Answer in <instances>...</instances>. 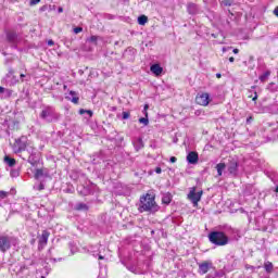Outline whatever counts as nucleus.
Listing matches in <instances>:
<instances>
[{
    "label": "nucleus",
    "mask_w": 278,
    "mask_h": 278,
    "mask_svg": "<svg viewBox=\"0 0 278 278\" xmlns=\"http://www.w3.org/2000/svg\"><path fill=\"white\" fill-rule=\"evenodd\" d=\"M232 53L238 54V53H240V50L238 48H236L232 50Z\"/></svg>",
    "instance_id": "obj_38"
},
{
    "label": "nucleus",
    "mask_w": 278,
    "mask_h": 278,
    "mask_svg": "<svg viewBox=\"0 0 278 278\" xmlns=\"http://www.w3.org/2000/svg\"><path fill=\"white\" fill-rule=\"evenodd\" d=\"M210 242L216 247H225L229 244V237L222 231H213L208 235Z\"/></svg>",
    "instance_id": "obj_3"
},
{
    "label": "nucleus",
    "mask_w": 278,
    "mask_h": 278,
    "mask_svg": "<svg viewBox=\"0 0 278 278\" xmlns=\"http://www.w3.org/2000/svg\"><path fill=\"white\" fill-rule=\"evenodd\" d=\"M225 168H227V165L225 163H219L216 165L218 177H223V170H225Z\"/></svg>",
    "instance_id": "obj_15"
},
{
    "label": "nucleus",
    "mask_w": 278,
    "mask_h": 278,
    "mask_svg": "<svg viewBox=\"0 0 278 278\" xmlns=\"http://www.w3.org/2000/svg\"><path fill=\"white\" fill-rule=\"evenodd\" d=\"M25 151H27L28 155H36V148L31 143L26 146Z\"/></svg>",
    "instance_id": "obj_18"
},
{
    "label": "nucleus",
    "mask_w": 278,
    "mask_h": 278,
    "mask_svg": "<svg viewBox=\"0 0 278 278\" xmlns=\"http://www.w3.org/2000/svg\"><path fill=\"white\" fill-rule=\"evenodd\" d=\"M20 77H21V79L23 81V78H25V74H21Z\"/></svg>",
    "instance_id": "obj_45"
},
{
    "label": "nucleus",
    "mask_w": 278,
    "mask_h": 278,
    "mask_svg": "<svg viewBox=\"0 0 278 278\" xmlns=\"http://www.w3.org/2000/svg\"><path fill=\"white\" fill-rule=\"evenodd\" d=\"M49 236H51L49 231H42L41 236L39 237V249H45L47 247V242H49Z\"/></svg>",
    "instance_id": "obj_8"
},
{
    "label": "nucleus",
    "mask_w": 278,
    "mask_h": 278,
    "mask_svg": "<svg viewBox=\"0 0 278 278\" xmlns=\"http://www.w3.org/2000/svg\"><path fill=\"white\" fill-rule=\"evenodd\" d=\"M76 210H88V205H86V204H78Z\"/></svg>",
    "instance_id": "obj_29"
},
{
    "label": "nucleus",
    "mask_w": 278,
    "mask_h": 278,
    "mask_svg": "<svg viewBox=\"0 0 278 278\" xmlns=\"http://www.w3.org/2000/svg\"><path fill=\"white\" fill-rule=\"evenodd\" d=\"M2 92H5V88L0 87V94H2Z\"/></svg>",
    "instance_id": "obj_42"
},
{
    "label": "nucleus",
    "mask_w": 278,
    "mask_h": 278,
    "mask_svg": "<svg viewBox=\"0 0 278 278\" xmlns=\"http://www.w3.org/2000/svg\"><path fill=\"white\" fill-rule=\"evenodd\" d=\"M142 147H144V144L142 143V139H138L136 144H135V148L138 150L142 149Z\"/></svg>",
    "instance_id": "obj_25"
},
{
    "label": "nucleus",
    "mask_w": 278,
    "mask_h": 278,
    "mask_svg": "<svg viewBox=\"0 0 278 278\" xmlns=\"http://www.w3.org/2000/svg\"><path fill=\"white\" fill-rule=\"evenodd\" d=\"M97 40H99V37L98 36H91L88 41L89 42H93L94 45H97Z\"/></svg>",
    "instance_id": "obj_28"
},
{
    "label": "nucleus",
    "mask_w": 278,
    "mask_h": 278,
    "mask_svg": "<svg viewBox=\"0 0 278 278\" xmlns=\"http://www.w3.org/2000/svg\"><path fill=\"white\" fill-rule=\"evenodd\" d=\"M270 77V72H265L263 75L260 76L261 81H266Z\"/></svg>",
    "instance_id": "obj_22"
},
{
    "label": "nucleus",
    "mask_w": 278,
    "mask_h": 278,
    "mask_svg": "<svg viewBox=\"0 0 278 278\" xmlns=\"http://www.w3.org/2000/svg\"><path fill=\"white\" fill-rule=\"evenodd\" d=\"M160 206L155 203V197L147 193L146 195L141 197L139 212H157Z\"/></svg>",
    "instance_id": "obj_1"
},
{
    "label": "nucleus",
    "mask_w": 278,
    "mask_h": 278,
    "mask_svg": "<svg viewBox=\"0 0 278 278\" xmlns=\"http://www.w3.org/2000/svg\"><path fill=\"white\" fill-rule=\"evenodd\" d=\"M235 61H236V59L233 56L229 58V62H235Z\"/></svg>",
    "instance_id": "obj_44"
},
{
    "label": "nucleus",
    "mask_w": 278,
    "mask_h": 278,
    "mask_svg": "<svg viewBox=\"0 0 278 278\" xmlns=\"http://www.w3.org/2000/svg\"><path fill=\"white\" fill-rule=\"evenodd\" d=\"M169 162H170L172 164H175V162H177V157L172 156V157L169 159Z\"/></svg>",
    "instance_id": "obj_34"
},
{
    "label": "nucleus",
    "mask_w": 278,
    "mask_h": 278,
    "mask_svg": "<svg viewBox=\"0 0 278 278\" xmlns=\"http://www.w3.org/2000/svg\"><path fill=\"white\" fill-rule=\"evenodd\" d=\"M139 123H141L142 125L147 126V125H149V118L141 117V118H139Z\"/></svg>",
    "instance_id": "obj_27"
},
{
    "label": "nucleus",
    "mask_w": 278,
    "mask_h": 278,
    "mask_svg": "<svg viewBox=\"0 0 278 278\" xmlns=\"http://www.w3.org/2000/svg\"><path fill=\"white\" fill-rule=\"evenodd\" d=\"M228 172L230 173V175H233V176L238 175V161L236 160L229 161Z\"/></svg>",
    "instance_id": "obj_10"
},
{
    "label": "nucleus",
    "mask_w": 278,
    "mask_h": 278,
    "mask_svg": "<svg viewBox=\"0 0 278 278\" xmlns=\"http://www.w3.org/2000/svg\"><path fill=\"white\" fill-rule=\"evenodd\" d=\"M187 162L188 164H197L199 162V153L194 151L189 152L187 155Z\"/></svg>",
    "instance_id": "obj_11"
},
{
    "label": "nucleus",
    "mask_w": 278,
    "mask_h": 278,
    "mask_svg": "<svg viewBox=\"0 0 278 278\" xmlns=\"http://www.w3.org/2000/svg\"><path fill=\"white\" fill-rule=\"evenodd\" d=\"M18 244V239L12 236L8 235H1L0 236V251L1 253H7V251H10L12 247H16Z\"/></svg>",
    "instance_id": "obj_2"
},
{
    "label": "nucleus",
    "mask_w": 278,
    "mask_h": 278,
    "mask_svg": "<svg viewBox=\"0 0 278 278\" xmlns=\"http://www.w3.org/2000/svg\"><path fill=\"white\" fill-rule=\"evenodd\" d=\"M257 99V94H255V97L252 99V101H255Z\"/></svg>",
    "instance_id": "obj_48"
},
{
    "label": "nucleus",
    "mask_w": 278,
    "mask_h": 278,
    "mask_svg": "<svg viewBox=\"0 0 278 278\" xmlns=\"http://www.w3.org/2000/svg\"><path fill=\"white\" fill-rule=\"evenodd\" d=\"M155 173H156L157 175H160V174L162 173V167H156V168H155Z\"/></svg>",
    "instance_id": "obj_36"
},
{
    "label": "nucleus",
    "mask_w": 278,
    "mask_h": 278,
    "mask_svg": "<svg viewBox=\"0 0 278 278\" xmlns=\"http://www.w3.org/2000/svg\"><path fill=\"white\" fill-rule=\"evenodd\" d=\"M151 73H153L156 76H160L161 73H163L164 68L160 66V64H154L150 67Z\"/></svg>",
    "instance_id": "obj_13"
},
{
    "label": "nucleus",
    "mask_w": 278,
    "mask_h": 278,
    "mask_svg": "<svg viewBox=\"0 0 278 278\" xmlns=\"http://www.w3.org/2000/svg\"><path fill=\"white\" fill-rule=\"evenodd\" d=\"M4 162L8 164V166H16V160L10 157V156H4Z\"/></svg>",
    "instance_id": "obj_19"
},
{
    "label": "nucleus",
    "mask_w": 278,
    "mask_h": 278,
    "mask_svg": "<svg viewBox=\"0 0 278 278\" xmlns=\"http://www.w3.org/2000/svg\"><path fill=\"white\" fill-rule=\"evenodd\" d=\"M40 3V0H30L29 5H38Z\"/></svg>",
    "instance_id": "obj_31"
},
{
    "label": "nucleus",
    "mask_w": 278,
    "mask_h": 278,
    "mask_svg": "<svg viewBox=\"0 0 278 278\" xmlns=\"http://www.w3.org/2000/svg\"><path fill=\"white\" fill-rule=\"evenodd\" d=\"M274 14L278 16V7L274 10Z\"/></svg>",
    "instance_id": "obj_41"
},
{
    "label": "nucleus",
    "mask_w": 278,
    "mask_h": 278,
    "mask_svg": "<svg viewBox=\"0 0 278 278\" xmlns=\"http://www.w3.org/2000/svg\"><path fill=\"white\" fill-rule=\"evenodd\" d=\"M211 268H212V262L210 261L203 262L199 264V274L206 275V273H210Z\"/></svg>",
    "instance_id": "obj_9"
},
{
    "label": "nucleus",
    "mask_w": 278,
    "mask_h": 278,
    "mask_svg": "<svg viewBox=\"0 0 278 278\" xmlns=\"http://www.w3.org/2000/svg\"><path fill=\"white\" fill-rule=\"evenodd\" d=\"M81 31H84V28L81 27L74 28V34H81Z\"/></svg>",
    "instance_id": "obj_30"
},
{
    "label": "nucleus",
    "mask_w": 278,
    "mask_h": 278,
    "mask_svg": "<svg viewBox=\"0 0 278 278\" xmlns=\"http://www.w3.org/2000/svg\"><path fill=\"white\" fill-rule=\"evenodd\" d=\"M8 197V192L0 191V199H5Z\"/></svg>",
    "instance_id": "obj_32"
},
{
    "label": "nucleus",
    "mask_w": 278,
    "mask_h": 278,
    "mask_svg": "<svg viewBox=\"0 0 278 278\" xmlns=\"http://www.w3.org/2000/svg\"><path fill=\"white\" fill-rule=\"evenodd\" d=\"M58 12H59L60 14H62V12H64V9L59 8Z\"/></svg>",
    "instance_id": "obj_43"
},
{
    "label": "nucleus",
    "mask_w": 278,
    "mask_h": 278,
    "mask_svg": "<svg viewBox=\"0 0 278 278\" xmlns=\"http://www.w3.org/2000/svg\"><path fill=\"white\" fill-rule=\"evenodd\" d=\"M70 94L72 97V99H70L72 101V103H79V97H77V92L75 91H70Z\"/></svg>",
    "instance_id": "obj_21"
},
{
    "label": "nucleus",
    "mask_w": 278,
    "mask_h": 278,
    "mask_svg": "<svg viewBox=\"0 0 278 278\" xmlns=\"http://www.w3.org/2000/svg\"><path fill=\"white\" fill-rule=\"evenodd\" d=\"M217 79H220L222 75L220 74H216Z\"/></svg>",
    "instance_id": "obj_47"
},
{
    "label": "nucleus",
    "mask_w": 278,
    "mask_h": 278,
    "mask_svg": "<svg viewBox=\"0 0 278 278\" xmlns=\"http://www.w3.org/2000/svg\"><path fill=\"white\" fill-rule=\"evenodd\" d=\"M203 197V190L197 191V187H193L190 189L188 193V199L193 203V207H197L199 205V201H201V198Z\"/></svg>",
    "instance_id": "obj_4"
},
{
    "label": "nucleus",
    "mask_w": 278,
    "mask_h": 278,
    "mask_svg": "<svg viewBox=\"0 0 278 278\" xmlns=\"http://www.w3.org/2000/svg\"><path fill=\"white\" fill-rule=\"evenodd\" d=\"M37 190H45V185L43 184H40L37 188Z\"/></svg>",
    "instance_id": "obj_37"
},
{
    "label": "nucleus",
    "mask_w": 278,
    "mask_h": 278,
    "mask_svg": "<svg viewBox=\"0 0 278 278\" xmlns=\"http://www.w3.org/2000/svg\"><path fill=\"white\" fill-rule=\"evenodd\" d=\"M170 201H172L170 195L163 194L162 203H164L165 205H168Z\"/></svg>",
    "instance_id": "obj_23"
},
{
    "label": "nucleus",
    "mask_w": 278,
    "mask_h": 278,
    "mask_svg": "<svg viewBox=\"0 0 278 278\" xmlns=\"http://www.w3.org/2000/svg\"><path fill=\"white\" fill-rule=\"evenodd\" d=\"M40 116L45 119L48 121L49 123H51V121H53V117L55 116V111L51 108H47L45 109Z\"/></svg>",
    "instance_id": "obj_7"
},
{
    "label": "nucleus",
    "mask_w": 278,
    "mask_h": 278,
    "mask_svg": "<svg viewBox=\"0 0 278 278\" xmlns=\"http://www.w3.org/2000/svg\"><path fill=\"white\" fill-rule=\"evenodd\" d=\"M148 110H149V104H146L143 108V111L146 112V116H149V114L147 113Z\"/></svg>",
    "instance_id": "obj_35"
},
{
    "label": "nucleus",
    "mask_w": 278,
    "mask_h": 278,
    "mask_svg": "<svg viewBox=\"0 0 278 278\" xmlns=\"http://www.w3.org/2000/svg\"><path fill=\"white\" fill-rule=\"evenodd\" d=\"M212 102V99L210 98V93L207 92H200L195 97V103L198 105H202L203 108H207L210 103Z\"/></svg>",
    "instance_id": "obj_5"
},
{
    "label": "nucleus",
    "mask_w": 278,
    "mask_h": 278,
    "mask_svg": "<svg viewBox=\"0 0 278 278\" xmlns=\"http://www.w3.org/2000/svg\"><path fill=\"white\" fill-rule=\"evenodd\" d=\"M123 118H124V121H127V118H129V113L123 112Z\"/></svg>",
    "instance_id": "obj_33"
},
{
    "label": "nucleus",
    "mask_w": 278,
    "mask_h": 278,
    "mask_svg": "<svg viewBox=\"0 0 278 278\" xmlns=\"http://www.w3.org/2000/svg\"><path fill=\"white\" fill-rule=\"evenodd\" d=\"M187 10H188L189 14H197V12H199V9L197 8V4H194V3H189L187 7Z\"/></svg>",
    "instance_id": "obj_16"
},
{
    "label": "nucleus",
    "mask_w": 278,
    "mask_h": 278,
    "mask_svg": "<svg viewBox=\"0 0 278 278\" xmlns=\"http://www.w3.org/2000/svg\"><path fill=\"white\" fill-rule=\"evenodd\" d=\"M35 179H42V177H47L48 173L45 168H36L34 170Z\"/></svg>",
    "instance_id": "obj_12"
},
{
    "label": "nucleus",
    "mask_w": 278,
    "mask_h": 278,
    "mask_svg": "<svg viewBox=\"0 0 278 278\" xmlns=\"http://www.w3.org/2000/svg\"><path fill=\"white\" fill-rule=\"evenodd\" d=\"M79 114H88L89 118H92V111L91 110H79Z\"/></svg>",
    "instance_id": "obj_24"
},
{
    "label": "nucleus",
    "mask_w": 278,
    "mask_h": 278,
    "mask_svg": "<svg viewBox=\"0 0 278 278\" xmlns=\"http://www.w3.org/2000/svg\"><path fill=\"white\" fill-rule=\"evenodd\" d=\"M28 162L31 166H38V156L30 154L28 156Z\"/></svg>",
    "instance_id": "obj_17"
},
{
    "label": "nucleus",
    "mask_w": 278,
    "mask_h": 278,
    "mask_svg": "<svg viewBox=\"0 0 278 278\" xmlns=\"http://www.w3.org/2000/svg\"><path fill=\"white\" fill-rule=\"evenodd\" d=\"M275 192H277V193H278V186L276 187Z\"/></svg>",
    "instance_id": "obj_49"
},
{
    "label": "nucleus",
    "mask_w": 278,
    "mask_h": 278,
    "mask_svg": "<svg viewBox=\"0 0 278 278\" xmlns=\"http://www.w3.org/2000/svg\"><path fill=\"white\" fill-rule=\"evenodd\" d=\"M53 45H54L53 40H49V41H48V46H49V47H53Z\"/></svg>",
    "instance_id": "obj_39"
},
{
    "label": "nucleus",
    "mask_w": 278,
    "mask_h": 278,
    "mask_svg": "<svg viewBox=\"0 0 278 278\" xmlns=\"http://www.w3.org/2000/svg\"><path fill=\"white\" fill-rule=\"evenodd\" d=\"M223 51H227V49L223 48Z\"/></svg>",
    "instance_id": "obj_50"
},
{
    "label": "nucleus",
    "mask_w": 278,
    "mask_h": 278,
    "mask_svg": "<svg viewBox=\"0 0 278 278\" xmlns=\"http://www.w3.org/2000/svg\"><path fill=\"white\" fill-rule=\"evenodd\" d=\"M7 77H8V79H11L9 81L12 86H14V84H18V79H16V76H14V71L10 70Z\"/></svg>",
    "instance_id": "obj_14"
},
{
    "label": "nucleus",
    "mask_w": 278,
    "mask_h": 278,
    "mask_svg": "<svg viewBox=\"0 0 278 278\" xmlns=\"http://www.w3.org/2000/svg\"><path fill=\"white\" fill-rule=\"evenodd\" d=\"M264 266L267 273H270V270H273V263L266 262Z\"/></svg>",
    "instance_id": "obj_26"
},
{
    "label": "nucleus",
    "mask_w": 278,
    "mask_h": 278,
    "mask_svg": "<svg viewBox=\"0 0 278 278\" xmlns=\"http://www.w3.org/2000/svg\"><path fill=\"white\" fill-rule=\"evenodd\" d=\"M147 23H149V17H147V15H140L138 17L139 25H147Z\"/></svg>",
    "instance_id": "obj_20"
},
{
    "label": "nucleus",
    "mask_w": 278,
    "mask_h": 278,
    "mask_svg": "<svg viewBox=\"0 0 278 278\" xmlns=\"http://www.w3.org/2000/svg\"><path fill=\"white\" fill-rule=\"evenodd\" d=\"M29 143L27 142V137H21L15 141V153H23L25 149H27V146Z\"/></svg>",
    "instance_id": "obj_6"
},
{
    "label": "nucleus",
    "mask_w": 278,
    "mask_h": 278,
    "mask_svg": "<svg viewBox=\"0 0 278 278\" xmlns=\"http://www.w3.org/2000/svg\"><path fill=\"white\" fill-rule=\"evenodd\" d=\"M99 260H105L103 255H99Z\"/></svg>",
    "instance_id": "obj_46"
},
{
    "label": "nucleus",
    "mask_w": 278,
    "mask_h": 278,
    "mask_svg": "<svg viewBox=\"0 0 278 278\" xmlns=\"http://www.w3.org/2000/svg\"><path fill=\"white\" fill-rule=\"evenodd\" d=\"M9 40H14V35H8Z\"/></svg>",
    "instance_id": "obj_40"
}]
</instances>
